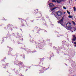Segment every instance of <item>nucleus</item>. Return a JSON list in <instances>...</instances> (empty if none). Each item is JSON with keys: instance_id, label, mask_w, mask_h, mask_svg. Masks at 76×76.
<instances>
[{"instance_id": "2", "label": "nucleus", "mask_w": 76, "mask_h": 76, "mask_svg": "<svg viewBox=\"0 0 76 76\" xmlns=\"http://www.w3.org/2000/svg\"><path fill=\"white\" fill-rule=\"evenodd\" d=\"M56 15H56L55 16L56 18H58V16H60L62 15V13H61L60 11H58L56 13Z\"/></svg>"}, {"instance_id": "15", "label": "nucleus", "mask_w": 76, "mask_h": 76, "mask_svg": "<svg viewBox=\"0 0 76 76\" xmlns=\"http://www.w3.org/2000/svg\"><path fill=\"white\" fill-rule=\"evenodd\" d=\"M74 44H76V42H74Z\"/></svg>"}, {"instance_id": "6", "label": "nucleus", "mask_w": 76, "mask_h": 76, "mask_svg": "<svg viewBox=\"0 0 76 76\" xmlns=\"http://www.w3.org/2000/svg\"><path fill=\"white\" fill-rule=\"evenodd\" d=\"M49 6H54V4H53V3H50L49 4Z\"/></svg>"}, {"instance_id": "4", "label": "nucleus", "mask_w": 76, "mask_h": 76, "mask_svg": "<svg viewBox=\"0 0 76 76\" xmlns=\"http://www.w3.org/2000/svg\"><path fill=\"white\" fill-rule=\"evenodd\" d=\"M63 19H61L60 21L58 22V23H60L61 25V24L63 23Z\"/></svg>"}, {"instance_id": "19", "label": "nucleus", "mask_w": 76, "mask_h": 76, "mask_svg": "<svg viewBox=\"0 0 76 76\" xmlns=\"http://www.w3.org/2000/svg\"><path fill=\"white\" fill-rule=\"evenodd\" d=\"M75 0V1H76V0Z\"/></svg>"}, {"instance_id": "14", "label": "nucleus", "mask_w": 76, "mask_h": 76, "mask_svg": "<svg viewBox=\"0 0 76 76\" xmlns=\"http://www.w3.org/2000/svg\"><path fill=\"white\" fill-rule=\"evenodd\" d=\"M61 2H62V1H64V0H61Z\"/></svg>"}, {"instance_id": "11", "label": "nucleus", "mask_w": 76, "mask_h": 76, "mask_svg": "<svg viewBox=\"0 0 76 76\" xmlns=\"http://www.w3.org/2000/svg\"><path fill=\"white\" fill-rule=\"evenodd\" d=\"M67 12L68 13V14H69V15H70V12H69L68 11V10L67 11Z\"/></svg>"}, {"instance_id": "20", "label": "nucleus", "mask_w": 76, "mask_h": 76, "mask_svg": "<svg viewBox=\"0 0 76 76\" xmlns=\"http://www.w3.org/2000/svg\"><path fill=\"white\" fill-rule=\"evenodd\" d=\"M64 13H65V12H64Z\"/></svg>"}, {"instance_id": "3", "label": "nucleus", "mask_w": 76, "mask_h": 76, "mask_svg": "<svg viewBox=\"0 0 76 76\" xmlns=\"http://www.w3.org/2000/svg\"><path fill=\"white\" fill-rule=\"evenodd\" d=\"M73 37L72 39L73 41H75L76 40V37L75 36V35H73Z\"/></svg>"}, {"instance_id": "16", "label": "nucleus", "mask_w": 76, "mask_h": 76, "mask_svg": "<svg viewBox=\"0 0 76 76\" xmlns=\"http://www.w3.org/2000/svg\"><path fill=\"white\" fill-rule=\"evenodd\" d=\"M74 46L76 47V45H74Z\"/></svg>"}, {"instance_id": "13", "label": "nucleus", "mask_w": 76, "mask_h": 76, "mask_svg": "<svg viewBox=\"0 0 76 76\" xmlns=\"http://www.w3.org/2000/svg\"><path fill=\"white\" fill-rule=\"evenodd\" d=\"M63 9H64L66 10V8L65 7H63Z\"/></svg>"}, {"instance_id": "1", "label": "nucleus", "mask_w": 76, "mask_h": 76, "mask_svg": "<svg viewBox=\"0 0 76 76\" xmlns=\"http://www.w3.org/2000/svg\"><path fill=\"white\" fill-rule=\"evenodd\" d=\"M71 23H68L66 24V28L67 30H70L72 29V28L71 27Z\"/></svg>"}, {"instance_id": "12", "label": "nucleus", "mask_w": 76, "mask_h": 76, "mask_svg": "<svg viewBox=\"0 0 76 76\" xmlns=\"http://www.w3.org/2000/svg\"><path fill=\"white\" fill-rule=\"evenodd\" d=\"M72 23H73V24L74 25H76V23H75V22L72 21Z\"/></svg>"}, {"instance_id": "9", "label": "nucleus", "mask_w": 76, "mask_h": 76, "mask_svg": "<svg viewBox=\"0 0 76 76\" xmlns=\"http://www.w3.org/2000/svg\"><path fill=\"white\" fill-rule=\"evenodd\" d=\"M52 1V2H54V3H56V1L55 0H53Z\"/></svg>"}, {"instance_id": "7", "label": "nucleus", "mask_w": 76, "mask_h": 76, "mask_svg": "<svg viewBox=\"0 0 76 76\" xmlns=\"http://www.w3.org/2000/svg\"><path fill=\"white\" fill-rule=\"evenodd\" d=\"M73 9H74V10L75 12H76V7H73Z\"/></svg>"}, {"instance_id": "17", "label": "nucleus", "mask_w": 76, "mask_h": 76, "mask_svg": "<svg viewBox=\"0 0 76 76\" xmlns=\"http://www.w3.org/2000/svg\"><path fill=\"white\" fill-rule=\"evenodd\" d=\"M76 31V29H75V31Z\"/></svg>"}, {"instance_id": "8", "label": "nucleus", "mask_w": 76, "mask_h": 76, "mask_svg": "<svg viewBox=\"0 0 76 76\" xmlns=\"http://www.w3.org/2000/svg\"><path fill=\"white\" fill-rule=\"evenodd\" d=\"M56 9V8H53L52 9H51V10L52 12H53V10H54V9Z\"/></svg>"}, {"instance_id": "10", "label": "nucleus", "mask_w": 76, "mask_h": 76, "mask_svg": "<svg viewBox=\"0 0 76 76\" xmlns=\"http://www.w3.org/2000/svg\"><path fill=\"white\" fill-rule=\"evenodd\" d=\"M68 18H72V16H70V15H69V16H68Z\"/></svg>"}, {"instance_id": "5", "label": "nucleus", "mask_w": 76, "mask_h": 76, "mask_svg": "<svg viewBox=\"0 0 76 76\" xmlns=\"http://www.w3.org/2000/svg\"><path fill=\"white\" fill-rule=\"evenodd\" d=\"M56 1L57 3H61V0H56Z\"/></svg>"}, {"instance_id": "18", "label": "nucleus", "mask_w": 76, "mask_h": 76, "mask_svg": "<svg viewBox=\"0 0 76 76\" xmlns=\"http://www.w3.org/2000/svg\"><path fill=\"white\" fill-rule=\"evenodd\" d=\"M72 32H73V31H72Z\"/></svg>"}]
</instances>
